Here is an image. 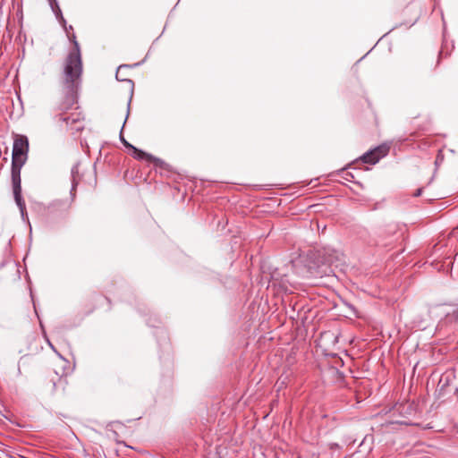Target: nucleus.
I'll use <instances>...</instances> for the list:
<instances>
[{"instance_id": "nucleus-1", "label": "nucleus", "mask_w": 458, "mask_h": 458, "mask_svg": "<svg viewBox=\"0 0 458 458\" xmlns=\"http://www.w3.org/2000/svg\"><path fill=\"white\" fill-rule=\"evenodd\" d=\"M73 49L69 53L64 64V83L72 90L82 72V63L79 43L73 36Z\"/></svg>"}, {"instance_id": "nucleus-2", "label": "nucleus", "mask_w": 458, "mask_h": 458, "mask_svg": "<svg viewBox=\"0 0 458 458\" xmlns=\"http://www.w3.org/2000/svg\"><path fill=\"white\" fill-rule=\"evenodd\" d=\"M28 149L29 142L25 136H19L14 140L12 157L13 166H22L24 165L27 160Z\"/></svg>"}, {"instance_id": "nucleus-3", "label": "nucleus", "mask_w": 458, "mask_h": 458, "mask_svg": "<svg viewBox=\"0 0 458 458\" xmlns=\"http://www.w3.org/2000/svg\"><path fill=\"white\" fill-rule=\"evenodd\" d=\"M21 166L12 165V181L13 188L14 199L17 206L20 208L22 218L27 216L25 202L21 197Z\"/></svg>"}, {"instance_id": "nucleus-4", "label": "nucleus", "mask_w": 458, "mask_h": 458, "mask_svg": "<svg viewBox=\"0 0 458 458\" xmlns=\"http://www.w3.org/2000/svg\"><path fill=\"white\" fill-rule=\"evenodd\" d=\"M388 146L382 145L364 154L361 159L364 163L376 164L381 157H385L388 153Z\"/></svg>"}, {"instance_id": "nucleus-5", "label": "nucleus", "mask_w": 458, "mask_h": 458, "mask_svg": "<svg viewBox=\"0 0 458 458\" xmlns=\"http://www.w3.org/2000/svg\"><path fill=\"white\" fill-rule=\"evenodd\" d=\"M125 144L127 146L132 148L135 150V152L137 153V155H136L137 158H139V159H144V158H146V159H152V157L150 155L146 154L145 152H143L141 150H138L136 148L127 144L126 142H125Z\"/></svg>"}, {"instance_id": "nucleus-6", "label": "nucleus", "mask_w": 458, "mask_h": 458, "mask_svg": "<svg viewBox=\"0 0 458 458\" xmlns=\"http://www.w3.org/2000/svg\"><path fill=\"white\" fill-rule=\"evenodd\" d=\"M310 274L314 276H322L323 275H327V270L325 269V270H322V271H317V270H312L311 267H310Z\"/></svg>"}, {"instance_id": "nucleus-7", "label": "nucleus", "mask_w": 458, "mask_h": 458, "mask_svg": "<svg viewBox=\"0 0 458 458\" xmlns=\"http://www.w3.org/2000/svg\"><path fill=\"white\" fill-rule=\"evenodd\" d=\"M422 189H418L416 192L414 193V196H420L421 194Z\"/></svg>"}, {"instance_id": "nucleus-8", "label": "nucleus", "mask_w": 458, "mask_h": 458, "mask_svg": "<svg viewBox=\"0 0 458 458\" xmlns=\"http://www.w3.org/2000/svg\"><path fill=\"white\" fill-rule=\"evenodd\" d=\"M78 172L77 166L73 167L72 170V175L74 176V174Z\"/></svg>"}, {"instance_id": "nucleus-9", "label": "nucleus", "mask_w": 458, "mask_h": 458, "mask_svg": "<svg viewBox=\"0 0 458 458\" xmlns=\"http://www.w3.org/2000/svg\"><path fill=\"white\" fill-rule=\"evenodd\" d=\"M47 343H48L49 346H50L54 351H55V350L54 345H53V344H52L48 340H47Z\"/></svg>"}, {"instance_id": "nucleus-10", "label": "nucleus", "mask_w": 458, "mask_h": 458, "mask_svg": "<svg viewBox=\"0 0 458 458\" xmlns=\"http://www.w3.org/2000/svg\"><path fill=\"white\" fill-rule=\"evenodd\" d=\"M64 121L66 123H68V118H66V117H65V118H64Z\"/></svg>"}]
</instances>
